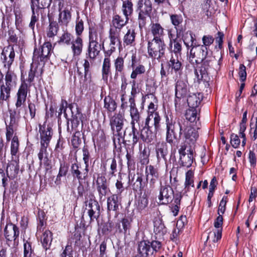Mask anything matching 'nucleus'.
Wrapping results in <instances>:
<instances>
[{
    "label": "nucleus",
    "mask_w": 257,
    "mask_h": 257,
    "mask_svg": "<svg viewBox=\"0 0 257 257\" xmlns=\"http://www.w3.org/2000/svg\"><path fill=\"white\" fill-rule=\"evenodd\" d=\"M194 38L192 33L189 31L186 33L183 37L184 44L188 48L192 47L190 51L189 61L194 64H200L208 55V49L205 46H193Z\"/></svg>",
    "instance_id": "1"
},
{
    "label": "nucleus",
    "mask_w": 257,
    "mask_h": 257,
    "mask_svg": "<svg viewBox=\"0 0 257 257\" xmlns=\"http://www.w3.org/2000/svg\"><path fill=\"white\" fill-rule=\"evenodd\" d=\"M167 133L166 140L168 143L172 144L175 139L176 138V131H179L180 137L182 135L183 128L187 124V121L184 119H179L168 117L166 118Z\"/></svg>",
    "instance_id": "2"
},
{
    "label": "nucleus",
    "mask_w": 257,
    "mask_h": 257,
    "mask_svg": "<svg viewBox=\"0 0 257 257\" xmlns=\"http://www.w3.org/2000/svg\"><path fill=\"white\" fill-rule=\"evenodd\" d=\"M152 11V3L151 0H139L137 5L138 13V23L140 28L145 27L147 19L150 17Z\"/></svg>",
    "instance_id": "3"
},
{
    "label": "nucleus",
    "mask_w": 257,
    "mask_h": 257,
    "mask_svg": "<svg viewBox=\"0 0 257 257\" xmlns=\"http://www.w3.org/2000/svg\"><path fill=\"white\" fill-rule=\"evenodd\" d=\"M166 45L164 40H151L148 43V54L154 59L160 60L165 56Z\"/></svg>",
    "instance_id": "4"
},
{
    "label": "nucleus",
    "mask_w": 257,
    "mask_h": 257,
    "mask_svg": "<svg viewBox=\"0 0 257 257\" xmlns=\"http://www.w3.org/2000/svg\"><path fill=\"white\" fill-rule=\"evenodd\" d=\"M180 164L184 167H189L191 166L193 159V149L191 146L182 144L178 150Z\"/></svg>",
    "instance_id": "5"
},
{
    "label": "nucleus",
    "mask_w": 257,
    "mask_h": 257,
    "mask_svg": "<svg viewBox=\"0 0 257 257\" xmlns=\"http://www.w3.org/2000/svg\"><path fill=\"white\" fill-rule=\"evenodd\" d=\"M52 45L50 42H45L40 48H35L34 50L33 59V61L39 62H46L50 54Z\"/></svg>",
    "instance_id": "6"
},
{
    "label": "nucleus",
    "mask_w": 257,
    "mask_h": 257,
    "mask_svg": "<svg viewBox=\"0 0 257 257\" xmlns=\"http://www.w3.org/2000/svg\"><path fill=\"white\" fill-rule=\"evenodd\" d=\"M124 120V110L122 111H119L118 113H115L111 117L110 119V125L113 134L115 131L118 136H121V134L120 132L123 126Z\"/></svg>",
    "instance_id": "7"
},
{
    "label": "nucleus",
    "mask_w": 257,
    "mask_h": 257,
    "mask_svg": "<svg viewBox=\"0 0 257 257\" xmlns=\"http://www.w3.org/2000/svg\"><path fill=\"white\" fill-rule=\"evenodd\" d=\"M188 92V84L182 80H178L175 86V106L180 105L181 99H183Z\"/></svg>",
    "instance_id": "8"
},
{
    "label": "nucleus",
    "mask_w": 257,
    "mask_h": 257,
    "mask_svg": "<svg viewBox=\"0 0 257 257\" xmlns=\"http://www.w3.org/2000/svg\"><path fill=\"white\" fill-rule=\"evenodd\" d=\"M184 136L185 139V142L183 144L193 145L196 142L199 134L198 131L194 127L189 125V123L187 121L186 126L183 128L182 135Z\"/></svg>",
    "instance_id": "9"
},
{
    "label": "nucleus",
    "mask_w": 257,
    "mask_h": 257,
    "mask_svg": "<svg viewBox=\"0 0 257 257\" xmlns=\"http://www.w3.org/2000/svg\"><path fill=\"white\" fill-rule=\"evenodd\" d=\"M215 53L216 55L214 56H210L207 55L201 62L202 63L201 67L203 69H205L207 72L209 68L213 67L214 65L216 64L217 66L220 65L222 59V52L220 50H217Z\"/></svg>",
    "instance_id": "10"
},
{
    "label": "nucleus",
    "mask_w": 257,
    "mask_h": 257,
    "mask_svg": "<svg viewBox=\"0 0 257 257\" xmlns=\"http://www.w3.org/2000/svg\"><path fill=\"white\" fill-rule=\"evenodd\" d=\"M96 186L100 200H104L105 196L109 192L106 178L102 176H98L96 181Z\"/></svg>",
    "instance_id": "11"
},
{
    "label": "nucleus",
    "mask_w": 257,
    "mask_h": 257,
    "mask_svg": "<svg viewBox=\"0 0 257 257\" xmlns=\"http://www.w3.org/2000/svg\"><path fill=\"white\" fill-rule=\"evenodd\" d=\"M174 191L170 186H162L160 188L159 200L161 204H168L173 200Z\"/></svg>",
    "instance_id": "12"
},
{
    "label": "nucleus",
    "mask_w": 257,
    "mask_h": 257,
    "mask_svg": "<svg viewBox=\"0 0 257 257\" xmlns=\"http://www.w3.org/2000/svg\"><path fill=\"white\" fill-rule=\"evenodd\" d=\"M30 87V85H28L25 81H24L21 84L17 93V101L15 105L17 109L21 107L26 102L27 93Z\"/></svg>",
    "instance_id": "13"
},
{
    "label": "nucleus",
    "mask_w": 257,
    "mask_h": 257,
    "mask_svg": "<svg viewBox=\"0 0 257 257\" xmlns=\"http://www.w3.org/2000/svg\"><path fill=\"white\" fill-rule=\"evenodd\" d=\"M2 55L4 57L3 63L4 67L8 69L10 68L15 56L13 46L10 45L5 47L2 53Z\"/></svg>",
    "instance_id": "14"
},
{
    "label": "nucleus",
    "mask_w": 257,
    "mask_h": 257,
    "mask_svg": "<svg viewBox=\"0 0 257 257\" xmlns=\"http://www.w3.org/2000/svg\"><path fill=\"white\" fill-rule=\"evenodd\" d=\"M5 236L7 240L14 241V243H18L17 238L19 235V228L13 223L8 224L4 229Z\"/></svg>",
    "instance_id": "15"
},
{
    "label": "nucleus",
    "mask_w": 257,
    "mask_h": 257,
    "mask_svg": "<svg viewBox=\"0 0 257 257\" xmlns=\"http://www.w3.org/2000/svg\"><path fill=\"white\" fill-rule=\"evenodd\" d=\"M138 254L136 255L139 257H149L153 254L151 247L150 242L143 240L138 243L137 247Z\"/></svg>",
    "instance_id": "16"
},
{
    "label": "nucleus",
    "mask_w": 257,
    "mask_h": 257,
    "mask_svg": "<svg viewBox=\"0 0 257 257\" xmlns=\"http://www.w3.org/2000/svg\"><path fill=\"white\" fill-rule=\"evenodd\" d=\"M16 112H10V122L8 125H6V139L10 141L13 137L14 133L17 128V122L15 117Z\"/></svg>",
    "instance_id": "17"
},
{
    "label": "nucleus",
    "mask_w": 257,
    "mask_h": 257,
    "mask_svg": "<svg viewBox=\"0 0 257 257\" xmlns=\"http://www.w3.org/2000/svg\"><path fill=\"white\" fill-rule=\"evenodd\" d=\"M203 97V95L200 93H190L187 99L189 107L200 108L199 105Z\"/></svg>",
    "instance_id": "18"
},
{
    "label": "nucleus",
    "mask_w": 257,
    "mask_h": 257,
    "mask_svg": "<svg viewBox=\"0 0 257 257\" xmlns=\"http://www.w3.org/2000/svg\"><path fill=\"white\" fill-rule=\"evenodd\" d=\"M200 108L189 107L186 110L185 116L186 119L190 122H195L196 124L199 121Z\"/></svg>",
    "instance_id": "19"
},
{
    "label": "nucleus",
    "mask_w": 257,
    "mask_h": 257,
    "mask_svg": "<svg viewBox=\"0 0 257 257\" xmlns=\"http://www.w3.org/2000/svg\"><path fill=\"white\" fill-rule=\"evenodd\" d=\"M150 31L154 38L152 40H164V29L158 23L151 24Z\"/></svg>",
    "instance_id": "20"
},
{
    "label": "nucleus",
    "mask_w": 257,
    "mask_h": 257,
    "mask_svg": "<svg viewBox=\"0 0 257 257\" xmlns=\"http://www.w3.org/2000/svg\"><path fill=\"white\" fill-rule=\"evenodd\" d=\"M86 209L88 210L87 213L90 217V221H92L94 219H97L98 215H96V212L97 211V213L99 211V206L98 202L94 200H90L88 202V204H86Z\"/></svg>",
    "instance_id": "21"
},
{
    "label": "nucleus",
    "mask_w": 257,
    "mask_h": 257,
    "mask_svg": "<svg viewBox=\"0 0 257 257\" xmlns=\"http://www.w3.org/2000/svg\"><path fill=\"white\" fill-rule=\"evenodd\" d=\"M156 152L158 161L163 159L166 162V156L168 154V148L167 144L164 142H159L156 145Z\"/></svg>",
    "instance_id": "22"
},
{
    "label": "nucleus",
    "mask_w": 257,
    "mask_h": 257,
    "mask_svg": "<svg viewBox=\"0 0 257 257\" xmlns=\"http://www.w3.org/2000/svg\"><path fill=\"white\" fill-rule=\"evenodd\" d=\"M161 117L159 113L148 115L145 122V125L152 127L154 126L155 131H157L160 128Z\"/></svg>",
    "instance_id": "23"
},
{
    "label": "nucleus",
    "mask_w": 257,
    "mask_h": 257,
    "mask_svg": "<svg viewBox=\"0 0 257 257\" xmlns=\"http://www.w3.org/2000/svg\"><path fill=\"white\" fill-rule=\"evenodd\" d=\"M101 50L100 42H89L87 55L90 59L94 60L99 55Z\"/></svg>",
    "instance_id": "24"
},
{
    "label": "nucleus",
    "mask_w": 257,
    "mask_h": 257,
    "mask_svg": "<svg viewBox=\"0 0 257 257\" xmlns=\"http://www.w3.org/2000/svg\"><path fill=\"white\" fill-rule=\"evenodd\" d=\"M101 36L98 32V28L94 23L89 24V42H101Z\"/></svg>",
    "instance_id": "25"
},
{
    "label": "nucleus",
    "mask_w": 257,
    "mask_h": 257,
    "mask_svg": "<svg viewBox=\"0 0 257 257\" xmlns=\"http://www.w3.org/2000/svg\"><path fill=\"white\" fill-rule=\"evenodd\" d=\"M58 23L61 26H67L71 19V14L67 8L59 9Z\"/></svg>",
    "instance_id": "26"
},
{
    "label": "nucleus",
    "mask_w": 257,
    "mask_h": 257,
    "mask_svg": "<svg viewBox=\"0 0 257 257\" xmlns=\"http://www.w3.org/2000/svg\"><path fill=\"white\" fill-rule=\"evenodd\" d=\"M129 18L123 19L118 15H115L112 19V29H116L121 31V29L128 23Z\"/></svg>",
    "instance_id": "27"
},
{
    "label": "nucleus",
    "mask_w": 257,
    "mask_h": 257,
    "mask_svg": "<svg viewBox=\"0 0 257 257\" xmlns=\"http://www.w3.org/2000/svg\"><path fill=\"white\" fill-rule=\"evenodd\" d=\"M5 80L4 85L13 88L17 85L18 78L15 73L9 68L5 74Z\"/></svg>",
    "instance_id": "28"
},
{
    "label": "nucleus",
    "mask_w": 257,
    "mask_h": 257,
    "mask_svg": "<svg viewBox=\"0 0 257 257\" xmlns=\"http://www.w3.org/2000/svg\"><path fill=\"white\" fill-rule=\"evenodd\" d=\"M40 144H44L48 145L51 139L53 132L51 127H48L47 128L44 127L43 129H40Z\"/></svg>",
    "instance_id": "29"
},
{
    "label": "nucleus",
    "mask_w": 257,
    "mask_h": 257,
    "mask_svg": "<svg viewBox=\"0 0 257 257\" xmlns=\"http://www.w3.org/2000/svg\"><path fill=\"white\" fill-rule=\"evenodd\" d=\"M154 231L157 235L156 237H161L167 232L166 228L162 220L160 218H157L154 222Z\"/></svg>",
    "instance_id": "30"
},
{
    "label": "nucleus",
    "mask_w": 257,
    "mask_h": 257,
    "mask_svg": "<svg viewBox=\"0 0 257 257\" xmlns=\"http://www.w3.org/2000/svg\"><path fill=\"white\" fill-rule=\"evenodd\" d=\"M71 49L73 56H79L82 53L83 48V40L80 37L73 40L71 42Z\"/></svg>",
    "instance_id": "31"
},
{
    "label": "nucleus",
    "mask_w": 257,
    "mask_h": 257,
    "mask_svg": "<svg viewBox=\"0 0 257 257\" xmlns=\"http://www.w3.org/2000/svg\"><path fill=\"white\" fill-rule=\"evenodd\" d=\"M13 88L6 86L3 83L0 86V103L9 102L11 97V92Z\"/></svg>",
    "instance_id": "32"
},
{
    "label": "nucleus",
    "mask_w": 257,
    "mask_h": 257,
    "mask_svg": "<svg viewBox=\"0 0 257 257\" xmlns=\"http://www.w3.org/2000/svg\"><path fill=\"white\" fill-rule=\"evenodd\" d=\"M151 127L145 125L141 132V138L146 143H151L155 138V134L150 130Z\"/></svg>",
    "instance_id": "33"
},
{
    "label": "nucleus",
    "mask_w": 257,
    "mask_h": 257,
    "mask_svg": "<svg viewBox=\"0 0 257 257\" xmlns=\"http://www.w3.org/2000/svg\"><path fill=\"white\" fill-rule=\"evenodd\" d=\"M140 119L131 120V124L132 127V132L128 135V142H132L133 145L136 144L139 141L138 135L139 132L135 126L136 123L139 124Z\"/></svg>",
    "instance_id": "34"
},
{
    "label": "nucleus",
    "mask_w": 257,
    "mask_h": 257,
    "mask_svg": "<svg viewBox=\"0 0 257 257\" xmlns=\"http://www.w3.org/2000/svg\"><path fill=\"white\" fill-rule=\"evenodd\" d=\"M120 204V201L117 195L113 194L107 198V206L108 211H116Z\"/></svg>",
    "instance_id": "35"
},
{
    "label": "nucleus",
    "mask_w": 257,
    "mask_h": 257,
    "mask_svg": "<svg viewBox=\"0 0 257 257\" xmlns=\"http://www.w3.org/2000/svg\"><path fill=\"white\" fill-rule=\"evenodd\" d=\"M110 56H107V54L105 53V58L103 60L102 68V79L104 80H107L108 75L110 73L111 63L109 58Z\"/></svg>",
    "instance_id": "36"
},
{
    "label": "nucleus",
    "mask_w": 257,
    "mask_h": 257,
    "mask_svg": "<svg viewBox=\"0 0 257 257\" xmlns=\"http://www.w3.org/2000/svg\"><path fill=\"white\" fill-rule=\"evenodd\" d=\"M136 33L133 27L127 28V31L123 38V43L126 45H132L135 41Z\"/></svg>",
    "instance_id": "37"
},
{
    "label": "nucleus",
    "mask_w": 257,
    "mask_h": 257,
    "mask_svg": "<svg viewBox=\"0 0 257 257\" xmlns=\"http://www.w3.org/2000/svg\"><path fill=\"white\" fill-rule=\"evenodd\" d=\"M122 2L121 11L124 18H129L134 11L133 4L131 0H121Z\"/></svg>",
    "instance_id": "38"
},
{
    "label": "nucleus",
    "mask_w": 257,
    "mask_h": 257,
    "mask_svg": "<svg viewBox=\"0 0 257 257\" xmlns=\"http://www.w3.org/2000/svg\"><path fill=\"white\" fill-rule=\"evenodd\" d=\"M128 102L130 103V113L132 120L140 119V115L136 106L135 99L133 97H130Z\"/></svg>",
    "instance_id": "39"
},
{
    "label": "nucleus",
    "mask_w": 257,
    "mask_h": 257,
    "mask_svg": "<svg viewBox=\"0 0 257 257\" xmlns=\"http://www.w3.org/2000/svg\"><path fill=\"white\" fill-rule=\"evenodd\" d=\"M71 173L74 177H76L79 180L85 179L87 175L88 169L84 170V172L79 170V167L78 164H73L71 167Z\"/></svg>",
    "instance_id": "40"
},
{
    "label": "nucleus",
    "mask_w": 257,
    "mask_h": 257,
    "mask_svg": "<svg viewBox=\"0 0 257 257\" xmlns=\"http://www.w3.org/2000/svg\"><path fill=\"white\" fill-rule=\"evenodd\" d=\"M49 25L47 31V36L49 38H53L56 36L59 27L58 23L54 21H52L50 18L49 19Z\"/></svg>",
    "instance_id": "41"
},
{
    "label": "nucleus",
    "mask_w": 257,
    "mask_h": 257,
    "mask_svg": "<svg viewBox=\"0 0 257 257\" xmlns=\"http://www.w3.org/2000/svg\"><path fill=\"white\" fill-rule=\"evenodd\" d=\"M114 65L115 68L114 79H116L119 73H122L124 70V65L123 58L122 57H118L114 61Z\"/></svg>",
    "instance_id": "42"
},
{
    "label": "nucleus",
    "mask_w": 257,
    "mask_h": 257,
    "mask_svg": "<svg viewBox=\"0 0 257 257\" xmlns=\"http://www.w3.org/2000/svg\"><path fill=\"white\" fill-rule=\"evenodd\" d=\"M170 37V45L172 51L175 53H180L182 50L181 41L177 38H174V36L171 34Z\"/></svg>",
    "instance_id": "43"
},
{
    "label": "nucleus",
    "mask_w": 257,
    "mask_h": 257,
    "mask_svg": "<svg viewBox=\"0 0 257 257\" xmlns=\"http://www.w3.org/2000/svg\"><path fill=\"white\" fill-rule=\"evenodd\" d=\"M52 233L49 230H46L41 237V242L46 249L49 248L52 240Z\"/></svg>",
    "instance_id": "44"
},
{
    "label": "nucleus",
    "mask_w": 257,
    "mask_h": 257,
    "mask_svg": "<svg viewBox=\"0 0 257 257\" xmlns=\"http://www.w3.org/2000/svg\"><path fill=\"white\" fill-rule=\"evenodd\" d=\"M51 0H31V9H44L50 6Z\"/></svg>",
    "instance_id": "45"
},
{
    "label": "nucleus",
    "mask_w": 257,
    "mask_h": 257,
    "mask_svg": "<svg viewBox=\"0 0 257 257\" xmlns=\"http://www.w3.org/2000/svg\"><path fill=\"white\" fill-rule=\"evenodd\" d=\"M222 229L210 232L207 238L206 241H212L213 243L217 242L221 238Z\"/></svg>",
    "instance_id": "46"
},
{
    "label": "nucleus",
    "mask_w": 257,
    "mask_h": 257,
    "mask_svg": "<svg viewBox=\"0 0 257 257\" xmlns=\"http://www.w3.org/2000/svg\"><path fill=\"white\" fill-rule=\"evenodd\" d=\"M104 107L107 109L109 112L114 111L117 107L116 103L110 97H105L104 99Z\"/></svg>",
    "instance_id": "47"
},
{
    "label": "nucleus",
    "mask_w": 257,
    "mask_h": 257,
    "mask_svg": "<svg viewBox=\"0 0 257 257\" xmlns=\"http://www.w3.org/2000/svg\"><path fill=\"white\" fill-rule=\"evenodd\" d=\"M195 75L197 81L200 82V81H207L208 78L207 72L205 70V69H203L202 67L199 69H195L194 71Z\"/></svg>",
    "instance_id": "48"
},
{
    "label": "nucleus",
    "mask_w": 257,
    "mask_h": 257,
    "mask_svg": "<svg viewBox=\"0 0 257 257\" xmlns=\"http://www.w3.org/2000/svg\"><path fill=\"white\" fill-rule=\"evenodd\" d=\"M194 173L192 170L188 171L186 173L185 189L188 191L190 186L194 187Z\"/></svg>",
    "instance_id": "49"
},
{
    "label": "nucleus",
    "mask_w": 257,
    "mask_h": 257,
    "mask_svg": "<svg viewBox=\"0 0 257 257\" xmlns=\"http://www.w3.org/2000/svg\"><path fill=\"white\" fill-rule=\"evenodd\" d=\"M168 66L171 68L172 70H174L175 72H178L181 70L182 68V64L177 58H175L172 57L170 61L168 62Z\"/></svg>",
    "instance_id": "50"
},
{
    "label": "nucleus",
    "mask_w": 257,
    "mask_h": 257,
    "mask_svg": "<svg viewBox=\"0 0 257 257\" xmlns=\"http://www.w3.org/2000/svg\"><path fill=\"white\" fill-rule=\"evenodd\" d=\"M19 141L18 137L14 136L12 138L11 145V154L12 156H16L19 151Z\"/></svg>",
    "instance_id": "51"
},
{
    "label": "nucleus",
    "mask_w": 257,
    "mask_h": 257,
    "mask_svg": "<svg viewBox=\"0 0 257 257\" xmlns=\"http://www.w3.org/2000/svg\"><path fill=\"white\" fill-rule=\"evenodd\" d=\"M146 173L147 180L149 179V175L153 178H159V173L158 169L155 168L153 166L150 165L146 168Z\"/></svg>",
    "instance_id": "52"
},
{
    "label": "nucleus",
    "mask_w": 257,
    "mask_h": 257,
    "mask_svg": "<svg viewBox=\"0 0 257 257\" xmlns=\"http://www.w3.org/2000/svg\"><path fill=\"white\" fill-rule=\"evenodd\" d=\"M72 41L71 34L66 31L60 37V39L58 41V43L59 44L64 43L69 45L71 44Z\"/></svg>",
    "instance_id": "53"
},
{
    "label": "nucleus",
    "mask_w": 257,
    "mask_h": 257,
    "mask_svg": "<svg viewBox=\"0 0 257 257\" xmlns=\"http://www.w3.org/2000/svg\"><path fill=\"white\" fill-rule=\"evenodd\" d=\"M170 20L172 24L174 26L175 28L177 30V27L183 22V18L181 15L174 14L170 16Z\"/></svg>",
    "instance_id": "54"
},
{
    "label": "nucleus",
    "mask_w": 257,
    "mask_h": 257,
    "mask_svg": "<svg viewBox=\"0 0 257 257\" xmlns=\"http://www.w3.org/2000/svg\"><path fill=\"white\" fill-rule=\"evenodd\" d=\"M148 204V200L146 195H143L140 197L138 202V207L140 210L145 209Z\"/></svg>",
    "instance_id": "55"
},
{
    "label": "nucleus",
    "mask_w": 257,
    "mask_h": 257,
    "mask_svg": "<svg viewBox=\"0 0 257 257\" xmlns=\"http://www.w3.org/2000/svg\"><path fill=\"white\" fill-rule=\"evenodd\" d=\"M32 252L31 244L28 241H26L24 244V257H31Z\"/></svg>",
    "instance_id": "56"
},
{
    "label": "nucleus",
    "mask_w": 257,
    "mask_h": 257,
    "mask_svg": "<svg viewBox=\"0 0 257 257\" xmlns=\"http://www.w3.org/2000/svg\"><path fill=\"white\" fill-rule=\"evenodd\" d=\"M146 69L145 67L142 65H139L138 66L135 70L132 72L131 77L132 79L136 78L137 75L142 74L145 72Z\"/></svg>",
    "instance_id": "57"
},
{
    "label": "nucleus",
    "mask_w": 257,
    "mask_h": 257,
    "mask_svg": "<svg viewBox=\"0 0 257 257\" xmlns=\"http://www.w3.org/2000/svg\"><path fill=\"white\" fill-rule=\"evenodd\" d=\"M120 31L116 29L110 28L109 32L110 40H119Z\"/></svg>",
    "instance_id": "58"
},
{
    "label": "nucleus",
    "mask_w": 257,
    "mask_h": 257,
    "mask_svg": "<svg viewBox=\"0 0 257 257\" xmlns=\"http://www.w3.org/2000/svg\"><path fill=\"white\" fill-rule=\"evenodd\" d=\"M84 30V23L82 20H78L75 26L76 34L79 37Z\"/></svg>",
    "instance_id": "59"
},
{
    "label": "nucleus",
    "mask_w": 257,
    "mask_h": 257,
    "mask_svg": "<svg viewBox=\"0 0 257 257\" xmlns=\"http://www.w3.org/2000/svg\"><path fill=\"white\" fill-rule=\"evenodd\" d=\"M83 152V160L84 162V164L85 165L86 170H87V168L89 166V161L90 159V154L89 151L87 148L84 147L82 150Z\"/></svg>",
    "instance_id": "60"
},
{
    "label": "nucleus",
    "mask_w": 257,
    "mask_h": 257,
    "mask_svg": "<svg viewBox=\"0 0 257 257\" xmlns=\"http://www.w3.org/2000/svg\"><path fill=\"white\" fill-rule=\"evenodd\" d=\"M230 143L232 146L234 148H237L240 145V141L238 136L234 134H232L230 136Z\"/></svg>",
    "instance_id": "61"
},
{
    "label": "nucleus",
    "mask_w": 257,
    "mask_h": 257,
    "mask_svg": "<svg viewBox=\"0 0 257 257\" xmlns=\"http://www.w3.org/2000/svg\"><path fill=\"white\" fill-rule=\"evenodd\" d=\"M83 67L84 69V77L87 79L91 77V72L90 71L89 62L86 59L84 60Z\"/></svg>",
    "instance_id": "62"
},
{
    "label": "nucleus",
    "mask_w": 257,
    "mask_h": 257,
    "mask_svg": "<svg viewBox=\"0 0 257 257\" xmlns=\"http://www.w3.org/2000/svg\"><path fill=\"white\" fill-rule=\"evenodd\" d=\"M240 79L241 81H244L246 78V68L243 64H240L239 71L238 72Z\"/></svg>",
    "instance_id": "63"
},
{
    "label": "nucleus",
    "mask_w": 257,
    "mask_h": 257,
    "mask_svg": "<svg viewBox=\"0 0 257 257\" xmlns=\"http://www.w3.org/2000/svg\"><path fill=\"white\" fill-rule=\"evenodd\" d=\"M214 40V38L211 36H204L202 38L203 45L205 46L206 48H207V46H209L213 43Z\"/></svg>",
    "instance_id": "64"
}]
</instances>
